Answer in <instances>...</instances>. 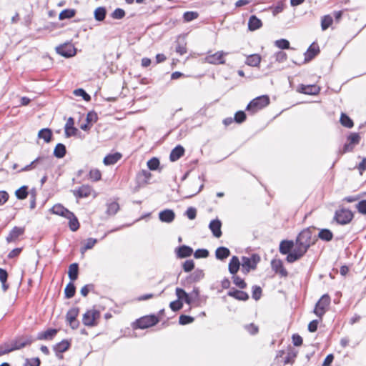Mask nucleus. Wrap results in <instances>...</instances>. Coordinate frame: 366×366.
I'll use <instances>...</instances> for the list:
<instances>
[{
	"mask_svg": "<svg viewBox=\"0 0 366 366\" xmlns=\"http://www.w3.org/2000/svg\"><path fill=\"white\" fill-rule=\"evenodd\" d=\"M312 239V232L310 228L302 230L297 237L295 246L305 252H307L311 245L315 243Z\"/></svg>",
	"mask_w": 366,
	"mask_h": 366,
	"instance_id": "obj_1",
	"label": "nucleus"
},
{
	"mask_svg": "<svg viewBox=\"0 0 366 366\" xmlns=\"http://www.w3.org/2000/svg\"><path fill=\"white\" fill-rule=\"evenodd\" d=\"M269 104V98L267 95H262L252 100L247 106L246 109L252 113H255L262 109Z\"/></svg>",
	"mask_w": 366,
	"mask_h": 366,
	"instance_id": "obj_2",
	"label": "nucleus"
},
{
	"mask_svg": "<svg viewBox=\"0 0 366 366\" xmlns=\"http://www.w3.org/2000/svg\"><path fill=\"white\" fill-rule=\"evenodd\" d=\"M100 317V312L96 309L87 310L82 317V322L85 326L94 327L97 325V320Z\"/></svg>",
	"mask_w": 366,
	"mask_h": 366,
	"instance_id": "obj_3",
	"label": "nucleus"
},
{
	"mask_svg": "<svg viewBox=\"0 0 366 366\" xmlns=\"http://www.w3.org/2000/svg\"><path fill=\"white\" fill-rule=\"evenodd\" d=\"M353 218V214L349 209H341L337 210L335 214L334 219L340 224H347L350 223Z\"/></svg>",
	"mask_w": 366,
	"mask_h": 366,
	"instance_id": "obj_4",
	"label": "nucleus"
},
{
	"mask_svg": "<svg viewBox=\"0 0 366 366\" xmlns=\"http://www.w3.org/2000/svg\"><path fill=\"white\" fill-rule=\"evenodd\" d=\"M330 304V297L328 295H323L316 303L314 313L319 317H322L326 311V308Z\"/></svg>",
	"mask_w": 366,
	"mask_h": 366,
	"instance_id": "obj_5",
	"label": "nucleus"
},
{
	"mask_svg": "<svg viewBox=\"0 0 366 366\" xmlns=\"http://www.w3.org/2000/svg\"><path fill=\"white\" fill-rule=\"evenodd\" d=\"M259 261V257L257 254H253L252 257H242V272L245 274L248 273L250 269H254L257 267L258 262Z\"/></svg>",
	"mask_w": 366,
	"mask_h": 366,
	"instance_id": "obj_6",
	"label": "nucleus"
},
{
	"mask_svg": "<svg viewBox=\"0 0 366 366\" xmlns=\"http://www.w3.org/2000/svg\"><path fill=\"white\" fill-rule=\"evenodd\" d=\"M159 319L157 316L147 315L138 319L136 322V327L139 329H146L157 324Z\"/></svg>",
	"mask_w": 366,
	"mask_h": 366,
	"instance_id": "obj_7",
	"label": "nucleus"
},
{
	"mask_svg": "<svg viewBox=\"0 0 366 366\" xmlns=\"http://www.w3.org/2000/svg\"><path fill=\"white\" fill-rule=\"evenodd\" d=\"M56 51L59 54L66 58L74 56L76 54V49L71 44L60 45L56 48Z\"/></svg>",
	"mask_w": 366,
	"mask_h": 366,
	"instance_id": "obj_8",
	"label": "nucleus"
},
{
	"mask_svg": "<svg viewBox=\"0 0 366 366\" xmlns=\"http://www.w3.org/2000/svg\"><path fill=\"white\" fill-rule=\"evenodd\" d=\"M79 309L78 307H73L70 309L66 315V321L69 324L70 327L74 330L79 327V322L76 320L79 315Z\"/></svg>",
	"mask_w": 366,
	"mask_h": 366,
	"instance_id": "obj_9",
	"label": "nucleus"
},
{
	"mask_svg": "<svg viewBox=\"0 0 366 366\" xmlns=\"http://www.w3.org/2000/svg\"><path fill=\"white\" fill-rule=\"evenodd\" d=\"M227 53L219 51L206 57V61L212 64H223L225 63L224 56Z\"/></svg>",
	"mask_w": 366,
	"mask_h": 366,
	"instance_id": "obj_10",
	"label": "nucleus"
},
{
	"mask_svg": "<svg viewBox=\"0 0 366 366\" xmlns=\"http://www.w3.org/2000/svg\"><path fill=\"white\" fill-rule=\"evenodd\" d=\"M305 253L306 252L295 246L294 249L287 254L286 259L288 262L292 263L300 259Z\"/></svg>",
	"mask_w": 366,
	"mask_h": 366,
	"instance_id": "obj_11",
	"label": "nucleus"
},
{
	"mask_svg": "<svg viewBox=\"0 0 366 366\" xmlns=\"http://www.w3.org/2000/svg\"><path fill=\"white\" fill-rule=\"evenodd\" d=\"M272 269L282 277H287L288 274L287 271L284 268L283 263L280 259H273L271 262Z\"/></svg>",
	"mask_w": 366,
	"mask_h": 366,
	"instance_id": "obj_12",
	"label": "nucleus"
},
{
	"mask_svg": "<svg viewBox=\"0 0 366 366\" xmlns=\"http://www.w3.org/2000/svg\"><path fill=\"white\" fill-rule=\"evenodd\" d=\"M159 218L162 222L171 223L175 218V214L172 209H164L159 213Z\"/></svg>",
	"mask_w": 366,
	"mask_h": 366,
	"instance_id": "obj_13",
	"label": "nucleus"
},
{
	"mask_svg": "<svg viewBox=\"0 0 366 366\" xmlns=\"http://www.w3.org/2000/svg\"><path fill=\"white\" fill-rule=\"evenodd\" d=\"M222 222L219 219H214L212 220L209 224V228L212 231L213 235L219 238L222 236Z\"/></svg>",
	"mask_w": 366,
	"mask_h": 366,
	"instance_id": "obj_14",
	"label": "nucleus"
},
{
	"mask_svg": "<svg viewBox=\"0 0 366 366\" xmlns=\"http://www.w3.org/2000/svg\"><path fill=\"white\" fill-rule=\"evenodd\" d=\"M297 91L305 94L315 95L319 93L320 88L315 85L301 84Z\"/></svg>",
	"mask_w": 366,
	"mask_h": 366,
	"instance_id": "obj_15",
	"label": "nucleus"
},
{
	"mask_svg": "<svg viewBox=\"0 0 366 366\" xmlns=\"http://www.w3.org/2000/svg\"><path fill=\"white\" fill-rule=\"evenodd\" d=\"M74 119L72 117H69L64 127L65 136L66 137H70L71 136L76 135L77 132V129L74 127Z\"/></svg>",
	"mask_w": 366,
	"mask_h": 366,
	"instance_id": "obj_16",
	"label": "nucleus"
},
{
	"mask_svg": "<svg viewBox=\"0 0 366 366\" xmlns=\"http://www.w3.org/2000/svg\"><path fill=\"white\" fill-rule=\"evenodd\" d=\"M34 342L31 337H27L25 340H16L12 342V347L14 350H20L26 345H31Z\"/></svg>",
	"mask_w": 366,
	"mask_h": 366,
	"instance_id": "obj_17",
	"label": "nucleus"
},
{
	"mask_svg": "<svg viewBox=\"0 0 366 366\" xmlns=\"http://www.w3.org/2000/svg\"><path fill=\"white\" fill-rule=\"evenodd\" d=\"M184 149L181 145L176 146L169 154L171 162H176L184 154Z\"/></svg>",
	"mask_w": 366,
	"mask_h": 366,
	"instance_id": "obj_18",
	"label": "nucleus"
},
{
	"mask_svg": "<svg viewBox=\"0 0 366 366\" xmlns=\"http://www.w3.org/2000/svg\"><path fill=\"white\" fill-rule=\"evenodd\" d=\"M74 194L77 198L87 197L91 194L92 188L89 185H82L78 189L74 190Z\"/></svg>",
	"mask_w": 366,
	"mask_h": 366,
	"instance_id": "obj_19",
	"label": "nucleus"
},
{
	"mask_svg": "<svg viewBox=\"0 0 366 366\" xmlns=\"http://www.w3.org/2000/svg\"><path fill=\"white\" fill-rule=\"evenodd\" d=\"M51 211L53 214L64 217L65 218L68 215L71 216V211H69V209H67L63 205H61L60 204H56L54 205L52 207V208L51 209Z\"/></svg>",
	"mask_w": 366,
	"mask_h": 366,
	"instance_id": "obj_20",
	"label": "nucleus"
},
{
	"mask_svg": "<svg viewBox=\"0 0 366 366\" xmlns=\"http://www.w3.org/2000/svg\"><path fill=\"white\" fill-rule=\"evenodd\" d=\"M58 330L56 329H49L45 332L38 333L36 339L39 340H50L56 335Z\"/></svg>",
	"mask_w": 366,
	"mask_h": 366,
	"instance_id": "obj_21",
	"label": "nucleus"
},
{
	"mask_svg": "<svg viewBox=\"0 0 366 366\" xmlns=\"http://www.w3.org/2000/svg\"><path fill=\"white\" fill-rule=\"evenodd\" d=\"M176 252L179 258H186L192 255L193 249L187 245H182L177 249Z\"/></svg>",
	"mask_w": 366,
	"mask_h": 366,
	"instance_id": "obj_22",
	"label": "nucleus"
},
{
	"mask_svg": "<svg viewBox=\"0 0 366 366\" xmlns=\"http://www.w3.org/2000/svg\"><path fill=\"white\" fill-rule=\"evenodd\" d=\"M227 295L236 300L246 301L249 299V295L244 291L232 290L227 292Z\"/></svg>",
	"mask_w": 366,
	"mask_h": 366,
	"instance_id": "obj_23",
	"label": "nucleus"
},
{
	"mask_svg": "<svg viewBox=\"0 0 366 366\" xmlns=\"http://www.w3.org/2000/svg\"><path fill=\"white\" fill-rule=\"evenodd\" d=\"M294 246L295 247V244H294L293 241L283 240L280 242V252L282 254H287L292 251Z\"/></svg>",
	"mask_w": 366,
	"mask_h": 366,
	"instance_id": "obj_24",
	"label": "nucleus"
},
{
	"mask_svg": "<svg viewBox=\"0 0 366 366\" xmlns=\"http://www.w3.org/2000/svg\"><path fill=\"white\" fill-rule=\"evenodd\" d=\"M24 232V228L14 227L6 237V241L11 242L16 239L19 236L22 235Z\"/></svg>",
	"mask_w": 366,
	"mask_h": 366,
	"instance_id": "obj_25",
	"label": "nucleus"
},
{
	"mask_svg": "<svg viewBox=\"0 0 366 366\" xmlns=\"http://www.w3.org/2000/svg\"><path fill=\"white\" fill-rule=\"evenodd\" d=\"M262 26V21L255 15H252L248 21V29L250 31H255Z\"/></svg>",
	"mask_w": 366,
	"mask_h": 366,
	"instance_id": "obj_26",
	"label": "nucleus"
},
{
	"mask_svg": "<svg viewBox=\"0 0 366 366\" xmlns=\"http://www.w3.org/2000/svg\"><path fill=\"white\" fill-rule=\"evenodd\" d=\"M69 342L66 340H64L54 346V350L56 352V355L59 356V353H63L66 352L67 350H69Z\"/></svg>",
	"mask_w": 366,
	"mask_h": 366,
	"instance_id": "obj_27",
	"label": "nucleus"
},
{
	"mask_svg": "<svg viewBox=\"0 0 366 366\" xmlns=\"http://www.w3.org/2000/svg\"><path fill=\"white\" fill-rule=\"evenodd\" d=\"M176 295L178 297V300H184L187 304H192V297L187 293L183 289L177 287L176 288Z\"/></svg>",
	"mask_w": 366,
	"mask_h": 366,
	"instance_id": "obj_28",
	"label": "nucleus"
},
{
	"mask_svg": "<svg viewBox=\"0 0 366 366\" xmlns=\"http://www.w3.org/2000/svg\"><path fill=\"white\" fill-rule=\"evenodd\" d=\"M122 157L120 153L109 154L107 155L103 160L105 165H112L116 164Z\"/></svg>",
	"mask_w": 366,
	"mask_h": 366,
	"instance_id": "obj_29",
	"label": "nucleus"
},
{
	"mask_svg": "<svg viewBox=\"0 0 366 366\" xmlns=\"http://www.w3.org/2000/svg\"><path fill=\"white\" fill-rule=\"evenodd\" d=\"M204 273L202 269H195L187 278V281L189 283L197 282L203 279Z\"/></svg>",
	"mask_w": 366,
	"mask_h": 366,
	"instance_id": "obj_30",
	"label": "nucleus"
},
{
	"mask_svg": "<svg viewBox=\"0 0 366 366\" xmlns=\"http://www.w3.org/2000/svg\"><path fill=\"white\" fill-rule=\"evenodd\" d=\"M239 266H240V262H239V258L237 256H233L229 263V267H228L229 272L232 274H235L238 272V270L239 269Z\"/></svg>",
	"mask_w": 366,
	"mask_h": 366,
	"instance_id": "obj_31",
	"label": "nucleus"
},
{
	"mask_svg": "<svg viewBox=\"0 0 366 366\" xmlns=\"http://www.w3.org/2000/svg\"><path fill=\"white\" fill-rule=\"evenodd\" d=\"M261 62V56L257 54L249 55L246 59V64L250 66H258Z\"/></svg>",
	"mask_w": 366,
	"mask_h": 366,
	"instance_id": "obj_32",
	"label": "nucleus"
},
{
	"mask_svg": "<svg viewBox=\"0 0 366 366\" xmlns=\"http://www.w3.org/2000/svg\"><path fill=\"white\" fill-rule=\"evenodd\" d=\"M230 255V251L225 247H219L216 249V258L220 260H224Z\"/></svg>",
	"mask_w": 366,
	"mask_h": 366,
	"instance_id": "obj_33",
	"label": "nucleus"
},
{
	"mask_svg": "<svg viewBox=\"0 0 366 366\" xmlns=\"http://www.w3.org/2000/svg\"><path fill=\"white\" fill-rule=\"evenodd\" d=\"M38 137L43 139L45 142L49 143L51 141L52 132L48 128L41 129L38 133Z\"/></svg>",
	"mask_w": 366,
	"mask_h": 366,
	"instance_id": "obj_34",
	"label": "nucleus"
},
{
	"mask_svg": "<svg viewBox=\"0 0 366 366\" xmlns=\"http://www.w3.org/2000/svg\"><path fill=\"white\" fill-rule=\"evenodd\" d=\"M79 274V264L77 263H72L69 267L68 275L71 281H74L77 279Z\"/></svg>",
	"mask_w": 366,
	"mask_h": 366,
	"instance_id": "obj_35",
	"label": "nucleus"
},
{
	"mask_svg": "<svg viewBox=\"0 0 366 366\" xmlns=\"http://www.w3.org/2000/svg\"><path fill=\"white\" fill-rule=\"evenodd\" d=\"M71 216L68 215V216H66V218L69 220V226L70 229L73 232H75L79 229V223L78 219L74 215V214L71 212Z\"/></svg>",
	"mask_w": 366,
	"mask_h": 366,
	"instance_id": "obj_36",
	"label": "nucleus"
},
{
	"mask_svg": "<svg viewBox=\"0 0 366 366\" xmlns=\"http://www.w3.org/2000/svg\"><path fill=\"white\" fill-rule=\"evenodd\" d=\"M66 153V147L61 143H58L54 150V155L59 159L63 158Z\"/></svg>",
	"mask_w": 366,
	"mask_h": 366,
	"instance_id": "obj_37",
	"label": "nucleus"
},
{
	"mask_svg": "<svg viewBox=\"0 0 366 366\" xmlns=\"http://www.w3.org/2000/svg\"><path fill=\"white\" fill-rule=\"evenodd\" d=\"M319 51L320 50L318 46H316L314 44L310 45L305 53V61L312 59L319 53Z\"/></svg>",
	"mask_w": 366,
	"mask_h": 366,
	"instance_id": "obj_38",
	"label": "nucleus"
},
{
	"mask_svg": "<svg viewBox=\"0 0 366 366\" xmlns=\"http://www.w3.org/2000/svg\"><path fill=\"white\" fill-rule=\"evenodd\" d=\"M318 237L322 240L329 242L332 239L333 234L328 229H322L318 234Z\"/></svg>",
	"mask_w": 366,
	"mask_h": 366,
	"instance_id": "obj_39",
	"label": "nucleus"
},
{
	"mask_svg": "<svg viewBox=\"0 0 366 366\" xmlns=\"http://www.w3.org/2000/svg\"><path fill=\"white\" fill-rule=\"evenodd\" d=\"M107 209L106 213L108 215L112 216L117 214V212L119 209V205L117 202H112L110 203H107Z\"/></svg>",
	"mask_w": 366,
	"mask_h": 366,
	"instance_id": "obj_40",
	"label": "nucleus"
},
{
	"mask_svg": "<svg viewBox=\"0 0 366 366\" xmlns=\"http://www.w3.org/2000/svg\"><path fill=\"white\" fill-rule=\"evenodd\" d=\"M75 292H76L75 285H74V283L70 282L69 283L67 284V285L66 286V287L64 289L65 297L68 299H70L74 296Z\"/></svg>",
	"mask_w": 366,
	"mask_h": 366,
	"instance_id": "obj_41",
	"label": "nucleus"
},
{
	"mask_svg": "<svg viewBox=\"0 0 366 366\" xmlns=\"http://www.w3.org/2000/svg\"><path fill=\"white\" fill-rule=\"evenodd\" d=\"M340 121L341 124L347 128H352L354 125L353 121L345 113H342Z\"/></svg>",
	"mask_w": 366,
	"mask_h": 366,
	"instance_id": "obj_42",
	"label": "nucleus"
},
{
	"mask_svg": "<svg viewBox=\"0 0 366 366\" xmlns=\"http://www.w3.org/2000/svg\"><path fill=\"white\" fill-rule=\"evenodd\" d=\"M106 9L104 7H98L94 11V18L97 21H103L106 16Z\"/></svg>",
	"mask_w": 366,
	"mask_h": 366,
	"instance_id": "obj_43",
	"label": "nucleus"
},
{
	"mask_svg": "<svg viewBox=\"0 0 366 366\" xmlns=\"http://www.w3.org/2000/svg\"><path fill=\"white\" fill-rule=\"evenodd\" d=\"M76 11L74 9H64L59 14V19L64 20L66 19H71L74 16Z\"/></svg>",
	"mask_w": 366,
	"mask_h": 366,
	"instance_id": "obj_44",
	"label": "nucleus"
},
{
	"mask_svg": "<svg viewBox=\"0 0 366 366\" xmlns=\"http://www.w3.org/2000/svg\"><path fill=\"white\" fill-rule=\"evenodd\" d=\"M333 19L330 15H325L322 18L321 27L323 31L327 29L332 24Z\"/></svg>",
	"mask_w": 366,
	"mask_h": 366,
	"instance_id": "obj_45",
	"label": "nucleus"
},
{
	"mask_svg": "<svg viewBox=\"0 0 366 366\" xmlns=\"http://www.w3.org/2000/svg\"><path fill=\"white\" fill-rule=\"evenodd\" d=\"M199 14L197 11H186L183 14V19L185 22H189L197 19Z\"/></svg>",
	"mask_w": 366,
	"mask_h": 366,
	"instance_id": "obj_46",
	"label": "nucleus"
},
{
	"mask_svg": "<svg viewBox=\"0 0 366 366\" xmlns=\"http://www.w3.org/2000/svg\"><path fill=\"white\" fill-rule=\"evenodd\" d=\"M28 187L26 186H22L16 191V196L19 199H24L28 196L27 192Z\"/></svg>",
	"mask_w": 366,
	"mask_h": 366,
	"instance_id": "obj_47",
	"label": "nucleus"
},
{
	"mask_svg": "<svg viewBox=\"0 0 366 366\" xmlns=\"http://www.w3.org/2000/svg\"><path fill=\"white\" fill-rule=\"evenodd\" d=\"M297 352L295 350H290L287 352V356L284 360V365L286 364H293L295 362V359L297 357Z\"/></svg>",
	"mask_w": 366,
	"mask_h": 366,
	"instance_id": "obj_48",
	"label": "nucleus"
},
{
	"mask_svg": "<svg viewBox=\"0 0 366 366\" xmlns=\"http://www.w3.org/2000/svg\"><path fill=\"white\" fill-rule=\"evenodd\" d=\"M45 158L43 157H39L36 159H35L34 161H32L29 164L25 166L24 168H22L20 172H25L32 169L36 167V164L43 160H44Z\"/></svg>",
	"mask_w": 366,
	"mask_h": 366,
	"instance_id": "obj_49",
	"label": "nucleus"
},
{
	"mask_svg": "<svg viewBox=\"0 0 366 366\" xmlns=\"http://www.w3.org/2000/svg\"><path fill=\"white\" fill-rule=\"evenodd\" d=\"M232 280L234 284L240 289H244L247 287V284L243 279L240 277L233 274Z\"/></svg>",
	"mask_w": 366,
	"mask_h": 366,
	"instance_id": "obj_50",
	"label": "nucleus"
},
{
	"mask_svg": "<svg viewBox=\"0 0 366 366\" xmlns=\"http://www.w3.org/2000/svg\"><path fill=\"white\" fill-rule=\"evenodd\" d=\"M274 45L281 49H290V42L288 40L285 39H281L279 40H276L274 41Z\"/></svg>",
	"mask_w": 366,
	"mask_h": 366,
	"instance_id": "obj_51",
	"label": "nucleus"
},
{
	"mask_svg": "<svg viewBox=\"0 0 366 366\" xmlns=\"http://www.w3.org/2000/svg\"><path fill=\"white\" fill-rule=\"evenodd\" d=\"M97 240L94 238H89L86 239V242L84 247L81 248V253H84L86 250L93 248L97 243Z\"/></svg>",
	"mask_w": 366,
	"mask_h": 366,
	"instance_id": "obj_52",
	"label": "nucleus"
},
{
	"mask_svg": "<svg viewBox=\"0 0 366 366\" xmlns=\"http://www.w3.org/2000/svg\"><path fill=\"white\" fill-rule=\"evenodd\" d=\"M194 320V317L186 315H181L179 317V323L182 325H185L192 323L193 322Z\"/></svg>",
	"mask_w": 366,
	"mask_h": 366,
	"instance_id": "obj_53",
	"label": "nucleus"
},
{
	"mask_svg": "<svg viewBox=\"0 0 366 366\" xmlns=\"http://www.w3.org/2000/svg\"><path fill=\"white\" fill-rule=\"evenodd\" d=\"M74 94L76 96L81 97L85 101L89 102L91 97L83 89H77L74 91Z\"/></svg>",
	"mask_w": 366,
	"mask_h": 366,
	"instance_id": "obj_54",
	"label": "nucleus"
},
{
	"mask_svg": "<svg viewBox=\"0 0 366 366\" xmlns=\"http://www.w3.org/2000/svg\"><path fill=\"white\" fill-rule=\"evenodd\" d=\"M252 298L259 300L261 298L262 290L259 286L254 285L252 287Z\"/></svg>",
	"mask_w": 366,
	"mask_h": 366,
	"instance_id": "obj_55",
	"label": "nucleus"
},
{
	"mask_svg": "<svg viewBox=\"0 0 366 366\" xmlns=\"http://www.w3.org/2000/svg\"><path fill=\"white\" fill-rule=\"evenodd\" d=\"M89 178L94 181H99L102 178L101 172L98 169H92L89 172Z\"/></svg>",
	"mask_w": 366,
	"mask_h": 366,
	"instance_id": "obj_56",
	"label": "nucleus"
},
{
	"mask_svg": "<svg viewBox=\"0 0 366 366\" xmlns=\"http://www.w3.org/2000/svg\"><path fill=\"white\" fill-rule=\"evenodd\" d=\"M159 165V160L156 157H153L147 162V166L150 170H156Z\"/></svg>",
	"mask_w": 366,
	"mask_h": 366,
	"instance_id": "obj_57",
	"label": "nucleus"
},
{
	"mask_svg": "<svg viewBox=\"0 0 366 366\" xmlns=\"http://www.w3.org/2000/svg\"><path fill=\"white\" fill-rule=\"evenodd\" d=\"M195 258H207L209 256V251L206 249H198L194 252Z\"/></svg>",
	"mask_w": 366,
	"mask_h": 366,
	"instance_id": "obj_58",
	"label": "nucleus"
},
{
	"mask_svg": "<svg viewBox=\"0 0 366 366\" xmlns=\"http://www.w3.org/2000/svg\"><path fill=\"white\" fill-rule=\"evenodd\" d=\"M275 61L280 63L284 62L287 59V55L285 52L280 51L274 54Z\"/></svg>",
	"mask_w": 366,
	"mask_h": 366,
	"instance_id": "obj_59",
	"label": "nucleus"
},
{
	"mask_svg": "<svg viewBox=\"0 0 366 366\" xmlns=\"http://www.w3.org/2000/svg\"><path fill=\"white\" fill-rule=\"evenodd\" d=\"M360 140V136L358 133H352L347 137V142L353 144V145L358 144Z\"/></svg>",
	"mask_w": 366,
	"mask_h": 366,
	"instance_id": "obj_60",
	"label": "nucleus"
},
{
	"mask_svg": "<svg viewBox=\"0 0 366 366\" xmlns=\"http://www.w3.org/2000/svg\"><path fill=\"white\" fill-rule=\"evenodd\" d=\"M125 16V11L120 8L116 9L112 14V17L114 19H122Z\"/></svg>",
	"mask_w": 366,
	"mask_h": 366,
	"instance_id": "obj_61",
	"label": "nucleus"
},
{
	"mask_svg": "<svg viewBox=\"0 0 366 366\" xmlns=\"http://www.w3.org/2000/svg\"><path fill=\"white\" fill-rule=\"evenodd\" d=\"M234 122L237 123H242L246 119V114L243 111L237 112L234 114Z\"/></svg>",
	"mask_w": 366,
	"mask_h": 366,
	"instance_id": "obj_62",
	"label": "nucleus"
},
{
	"mask_svg": "<svg viewBox=\"0 0 366 366\" xmlns=\"http://www.w3.org/2000/svg\"><path fill=\"white\" fill-rule=\"evenodd\" d=\"M176 52L179 54L180 55H183L187 53L186 44L182 42L177 41V46L175 48Z\"/></svg>",
	"mask_w": 366,
	"mask_h": 366,
	"instance_id": "obj_63",
	"label": "nucleus"
},
{
	"mask_svg": "<svg viewBox=\"0 0 366 366\" xmlns=\"http://www.w3.org/2000/svg\"><path fill=\"white\" fill-rule=\"evenodd\" d=\"M357 209L361 214H366V200H361L357 204Z\"/></svg>",
	"mask_w": 366,
	"mask_h": 366,
	"instance_id": "obj_64",
	"label": "nucleus"
}]
</instances>
